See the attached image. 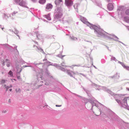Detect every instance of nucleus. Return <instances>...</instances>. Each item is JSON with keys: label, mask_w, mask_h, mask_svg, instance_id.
<instances>
[{"label": "nucleus", "mask_w": 129, "mask_h": 129, "mask_svg": "<svg viewBox=\"0 0 129 129\" xmlns=\"http://www.w3.org/2000/svg\"><path fill=\"white\" fill-rule=\"evenodd\" d=\"M128 98V97H125L121 101V107L129 110V107L127 103V100Z\"/></svg>", "instance_id": "1"}, {"label": "nucleus", "mask_w": 129, "mask_h": 129, "mask_svg": "<svg viewBox=\"0 0 129 129\" xmlns=\"http://www.w3.org/2000/svg\"><path fill=\"white\" fill-rule=\"evenodd\" d=\"M103 89L105 91H107L108 93L111 95H113V92L110 90L109 89L105 87L104 86H101Z\"/></svg>", "instance_id": "2"}, {"label": "nucleus", "mask_w": 129, "mask_h": 129, "mask_svg": "<svg viewBox=\"0 0 129 129\" xmlns=\"http://www.w3.org/2000/svg\"><path fill=\"white\" fill-rule=\"evenodd\" d=\"M65 3L67 6H70L73 4V2L71 0H65Z\"/></svg>", "instance_id": "3"}, {"label": "nucleus", "mask_w": 129, "mask_h": 129, "mask_svg": "<svg viewBox=\"0 0 129 129\" xmlns=\"http://www.w3.org/2000/svg\"><path fill=\"white\" fill-rule=\"evenodd\" d=\"M108 9L110 10H112L113 8V6L112 3H109L107 6Z\"/></svg>", "instance_id": "4"}, {"label": "nucleus", "mask_w": 129, "mask_h": 129, "mask_svg": "<svg viewBox=\"0 0 129 129\" xmlns=\"http://www.w3.org/2000/svg\"><path fill=\"white\" fill-rule=\"evenodd\" d=\"M52 5L50 4H48L47 5L46 8L47 10L51 9L52 8Z\"/></svg>", "instance_id": "5"}, {"label": "nucleus", "mask_w": 129, "mask_h": 129, "mask_svg": "<svg viewBox=\"0 0 129 129\" xmlns=\"http://www.w3.org/2000/svg\"><path fill=\"white\" fill-rule=\"evenodd\" d=\"M93 100V99H92V100H90L89 101V102L91 103L92 105V107L91 109V110L92 109L93 107L94 106V105H96V104L94 103Z\"/></svg>", "instance_id": "6"}, {"label": "nucleus", "mask_w": 129, "mask_h": 129, "mask_svg": "<svg viewBox=\"0 0 129 129\" xmlns=\"http://www.w3.org/2000/svg\"><path fill=\"white\" fill-rule=\"evenodd\" d=\"M19 5L20 6L25 7V2L23 0H22L20 1L19 3Z\"/></svg>", "instance_id": "7"}, {"label": "nucleus", "mask_w": 129, "mask_h": 129, "mask_svg": "<svg viewBox=\"0 0 129 129\" xmlns=\"http://www.w3.org/2000/svg\"><path fill=\"white\" fill-rule=\"evenodd\" d=\"M62 2V0H55V3L56 5H59Z\"/></svg>", "instance_id": "8"}, {"label": "nucleus", "mask_w": 129, "mask_h": 129, "mask_svg": "<svg viewBox=\"0 0 129 129\" xmlns=\"http://www.w3.org/2000/svg\"><path fill=\"white\" fill-rule=\"evenodd\" d=\"M81 20L82 22L85 24H86L87 22L85 18L83 17H81Z\"/></svg>", "instance_id": "9"}, {"label": "nucleus", "mask_w": 129, "mask_h": 129, "mask_svg": "<svg viewBox=\"0 0 129 129\" xmlns=\"http://www.w3.org/2000/svg\"><path fill=\"white\" fill-rule=\"evenodd\" d=\"M113 95H111L112 96H113L114 97V98L115 99H116V98H118V97L120 96L119 95H121V94H118H118H115V93L113 92Z\"/></svg>", "instance_id": "10"}, {"label": "nucleus", "mask_w": 129, "mask_h": 129, "mask_svg": "<svg viewBox=\"0 0 129 129\" xmlns=\"http://www.w3.org/2000/svg\"><path fill=\"white\" fill-rule=\"evenodd\" d=\"M83 100V102H84L85 104H86L88 103V102H89V100H89L85 98H84Z\"/></svg>", "instance_id": "11"}, {"label": "nucleus", "mask_w": 129, "mask_h": 129, "mask_svg": "<svg viewBox=\"0 0 129 129\" xmlns=\"http://www.w3.org/2000/svg\"><path fill=\"white\" fill-rule=\"evenodd\" d=\"M115 100L117 102V103L120 105L121 107H121V101L118 99H115Z\"/></svg>", "instance_id": "12"}, {"label": "nucleus", "mask_w": 129, "mask_h": 129, "mask_svg": "<svg viewBox=\"0 0 129 129\" xmlns=\"http://www.w3.org/2000/svg\"><path fill=\"white\" fill-rule=\"evenodd\" d=\"M46 2L45 0H39V3L41 4H43Z\"/></svg>", "instance_id": "13"}, {"label": "nucleus", "mask_w": 129, "mask_h": 129, "mask_svg": "<svg viewBox=\"0 0 129 129\" xmlns=\"http://www.w3.org/2000/svg\"><path fill=\"white\" fill-rule=\"evenodd\" d=\"M8 74L10 77H12L13 76V72L11 71H10Z\"/></svg>", "instance_id": "14"}, {"label": "nucleus", "mask_w": 129, "mask_h": 129, "mask_svg": "<svg viewBox=\"0 0 129 129\" xmlns=\"http://www.w3.org/2000/svg\"><path fill=\"white\" fill-rule=\"evenodd\" d=\"M46 17L47 18V19L49 20H51V18L49 17V15H45Z\"/></svg>", "instance_id": "15"}, {"label": "nucleus", "mask_w": 129, "mask_h": 129, "mask_svg": "<svg viewBox=\"0 0 129 129\" xmlns=\"http://www.w3.org/2000/svg\"><path fill=\"white\" fill-rule=\"evenodd\" d=\"M4 87L6 89V91H7L8 89L9 88V86L7 85H4Z\"/></svg>", "instance_id": "16"}, {"label": "nucleus", "mask_w": 129, "mask_h": 129, "mask_svg": "<svg viewBox=\"0 0 129 129\" xmlns=\"http://www.w3.org/2000/svg\"><path fill=\"white\" fill-rule=\"evenodd\" d=\"M45 82V84L46 85H49L50 83L49 81H44Z\"/></svg>", "instance_id": "17"}, {"label": "nucleus", "mask_w": 129, "mask_h": 129, "mask_svg": "<svg viewBox=\"0 0 129 129\" xmlns=\"http://www.w3.org/2000/svg\"><path fill=\"white\" fill-rule=\"evenodd\" d=\"M15 91L16 92H20L21 91V90L19 88L16 89H15Z\"/></svg>", "instance_id": "18"}, {"label": "nucleus", "mask_w": 129, "mask_h": 129, "mask_svg": "<svg viewBox=\"0 0 129 129\" xmlns=\"http://www.w3.org/2000/svg\"><path fill=\"white\" fill-rule=\"evenodd\" d=\"M25 124L23 123L22 124H19V126H22L23 127H25L24 125Z\"/></svg>", "instance_id": "19"}, {"label": "nucleus", "mask_w": 129, "mask_h": 129, "mask_svg": "<svg viewBox=\"0 0 129 129\" xmlns=\"http://www.w3.org/2000/svg\"><path fill=\"white\" fill-rule=\"evenodd\" d=\"M125 13L126 14L129 15V9L125 11Z\"/></svg>", "instance_id": "20"}, {"label": "nucleus", "mask_w": 129, "mask_h": 129, "mask_svg": "<svg viewBox=\"0 0 129 129\" xmlns=\"http://www.w3.org/2000/svg\"><path fill=\"white\" fill-rule=\"evenodd\" d=\"M71 92V93H72L73 94H74L75 96H78V97H81V96H80L76 94V93H73L72 92Z\"/></svg>", "instance_id": "21"}, {"label": "nucleus", "mask_w": 129, "mask_h": 129, "mask_svg": "<svg viewBox=\"0 0 129 129\" xmlns=\"http://www.w3.org/2000/svg\"><path fill=\"white\" fill-rule=\"evenodd\" d=\"M15 1L16 3H19L20 1V0H15Z\"/></svg>", "instance_id": "22"}, {"label": "nucleus", "mask_w": 129, "mask_h": 129, "mask_svg": "<svg viewBox=\"0 0 129 129\" xmlns=\"http://www.w3.org/2000/svg\"><path fill=\"white\" fill-rule=\"evenodd\" d=\"M127 70H129V67L128 66H125L124 67Z\"/></svg>", "instance_id": "23"}, {"label": "nucleus", "mask_w": 129, "mask_h": 129, "mask_svg": "<svg viewBox=\"0 0 129 129\" xmlns=\"http://www.w3.org/2000/svg\"><path fill=\"white\" fill-rule=\"evenodd\" d=\"M92 86H96L97 87L99 86V85H97L95 84H93L92 85Z\"/></svg>", "instance_id": "24"}, {"label": "nucleus", "mask_w": 129, "mask_h": 129, "mask_svg": "<svg viewBox=\"0 0 129 129\" xmlns=\"http://www.w3.org/2000/svg\"><path fill=\"white\" fill-rule=\"evenodd\" d=\"M7 112V111L6 110H3L2 111V113H6Z\"/></svg>", "instance_id": "25"}, {"label": "nucleus", "mask_w": 129, "mask_h": 129, "mask_svg": "<svg viewBox=\"0 0 129 129\" xmlns=\"http://www.w3.org/2000/svg\"><path fill=\"white\" fill-rule=\"evenodd\" d=\"M1 82H2L0 83V84H2V83H5V81H1Z\"/></svg>", "instance_id": "26"}, {"label": "nucleus", "mask_w": 129, "mask_h": 129, "mask_svg": "<svg viewBox=\"0 0 129 129\" xmlns=\"http://www.w3.org/2000/svg\"><path fill=\"white\" fill-rule=\"evenodd\" d=\"M55 106L56 107H60L61 106V105H56Z\"/></svg>", "instance_id": "27"}, {"label": "nucleus", "mask_w": 129, "mask_h": 129, "mask_svg": "<svg viewBox=\"0 0 129 129\" xmlns=\"http://www.w3.org/2000/svg\"><path fill=\"white\" fill-rule=\"evenodd\" d=\"M98 108H99V111H100V114H101V113H102L103 112L101 111V109H99L98 107Z\"/></svg>", "instance_id": "28"}, {"label": "nucleus", "mask_w": 129, "mask_h": 129, "mask_svg": "<svg viewBox=\"0 0 129 129\" xmlns=\"http://www.w3.org/2000/svg\"><path fill=\"white\" fill-rule=\"evenodd\" d=\"M83 89L87 93V90L85 89L83 87Z\"/></svg>", "instance_id": "29"}, {"label": "nucleus", "mask_w": 129, "mask_h": 129, "mask_svg": "<svg viewBox=\"0 0 129 129\" xmlns=\"http://www.w3.org/2000/svg\"><path fill=\"white\" fill-rule=\"evenodd\" d=\"M7 66L8 67H9V66H10V64L9 63H7Z\"/></svg>", "instance_id": "30"}, {"label": "nucleus", "mask_w": 129, "mask_h": 129, "mask_svg": "<svg viewBox=\"0 0 129 129\" xmlns=\"http://www.w3.org/2000/svg\"><path fill=\"white\" fill-rule=\"evenodd\" d=\"M105 0L108 2H110L111 1V0Z\"/></svg>", "instance_id": "31"}, {"label": "nucleus", "mask_w": 129, "mask_h": 129, "mask_svg": "<svg viewBox=\"0 0 129 129\" xmlns=\"http://www.w3.org/2000/svg\"><path fill=\"white\" fill-rule=\"evenodd\" d=\"M12 87V85H11L9 86V88Z\"/></svg>", "instance_id": "32"}, {"label": "nucleus", "mask_w": 129, "mask_h": 129, "mask_svg": "<svg viewBox=\"0 0 129 129\" xmlns=\"http://www.w3.org/2000/svg\"><path fill=\"white\" fill-rule=\"evenodd\" d=\"M99 103L100 104H101V105L102 106H103V107L104 106L102 104H101V103Z\"/></svg>", "instance_id": "33"}, {"label": "nucleus", "mask_w": 129, "mask_h": 129, "mask_svg": "<svg viewBox=\"0 0 129 129\" xmlns=\"http://www.w3.org/2000/svg\"><path fill=\"white\" fill-rule=\"evenodd\" d=\"M27 67V66H23V67L24 68H25V67Z\"/></svg>", "instance_id": "34"}, {"label": "nucleus", "mask_w": 129, "mask_h": 129, "mask_svg": "<svg viewBox=\"0 0 129 129\" xmlns=\"http://www.w3.org/2000/svg\"><path fill=\"white\" fill-rule=\"evenodd\" d=\"M16 13L15 12H14L13 13L12 15L14 14H15Z\"/></svg>", "instance_id": "35"}, {"label": "nucleus", "mask_w": 129, "mask_h": 129, "mask_svg": "<svg viewBox=\"0 0 129 129\" xmlns=\"http://www.w3.org/2000/svg\"><path fill=\"white\" fill-rule=\"evenodd\" d=\"M9 91H11L12 90V89H10L9 90Z\"/></svg>", "instance_id": "36"}, {"label": "nucleus", "mask_w": 129, "mask_h": 129, "mask_svg": "<svg viewBox=\"0 0 129 129\" xmlns=\"http://www.w3.org/2000/svg\"><path fill=\"white\" fill-rule=\"evenodd\" d=\"M94 106H96V107H98V105H97L96 104V105H94Z\"/></svg>", "instance_id": "37"}, {"label": "nucleus", "mask_w": 129, "mask_h": 129, "mask_svg": "<svg viewBox=\"0 0 129 129\" xmlns=\"http://www.w3.org/2000/svg\"><path fill=\"white\" fill-rule=\"evenodd\" d=\"M126 89H127L128 91H129V88H127Z\"/></svg>", "instance_id": "38"}, {"label": "nucleus", "mask_w": 129, "mask_h": 129, "mask_svg": "<svg viewBox=\"0 0 129 129\" xmlns=\"http://www.w3.org/2000/svg\"><path fill=\"white\" fill-rule=\"evenodd\" d=\"M32 1L34 2L36 0H31Z\"/></svg>", "instance_id": "39"}, {"label": "nucleus", "mask_w": 129, "mask_h": 129, "mask_svg": "<svg viewBox=\"0 0 129 129\" xmlns=\"http://www.w3.org/2000/svg\"><path fill=\"white\" fill-rule=\"evenodd\" d=\"M47 60V59H43V61H45V60Z\"/></svg>", "instance_id": "40"}, {"label": "nucleus", "mask_w": 129, "mask_h": 129, "mask_svg": "<svg viewBox=\"0 0 129 129\" xmlns=\"http://www.w3.org/2000/svg\"><path fill=\"white\" fill-rule=\"evenodd\" d=\"M76 66V65H73L72 66Z\"/></svg>", "instance_id": "41"}, {"label": "nucleus", "mask_w": 129, "mask_h": 129, "mask_svg": "<svg viewBox=\"0 0 129 129\" xmlns=\"http://www.w3.org/2000/svg\"><path fill=\"white\" fill-rule=\"evenodd\" d=\"M21 69H20V70L19 72H21Z\"/></svg>", "instance_id": "42"}, {"label": "nucleus", "mask_w": 129, "mask_h": 129, "mask_svg": "<svg viewBox=\"0 0 129 129\" xmlns=\"http://www.w3.org/2000/svg\"><path fill=\"white\" fill-rule=\"evenodd\" d=\"M20 78V76H19V77H18V79L19 78Z\"/></svg>", "instance_id": "43"}, {"label": "nucleus", "mask_w": 129, "mask_h": 129, "mask_svg": "<svg viewBox=\"0 0 129 129\" xmlns=\"http://www.w3.org/2000/svg\"><path fill=\"white\" fill-rule=\"evenodd\" d=\"M41 82L43 83V81H41Z\"/></svg>", "instance_id": "44"}, {"label": "nucleus", "mask_w": 129, "mask_h": 129, "mask_svg": "<svg viewBox=\"0 0 129 129\" xmlns=\"http://www.w3.org/2000/svg\"><path fill=\"white\" fill-rule=\"evenodd\" d=\"M3 28H2V30H3Z\"/></svg>", "instance_id": "45"}, {"label": "nucleus", "mask_w": 129, "mask_h": 129, "mask_svg": "<svg viewBox=\"0 0 129 129\" xmlns=\"http://www.w3.org/2000/svg\"><path fill=\"white\" fill-rule=\"evenodd\" d=\"M10 99H9V102H10Z\"/></svg>", "instance_id": "46"}, {"label": "nucleus", "mask_w": 129, "mask_h": 129, "mask_svg": "<svg viewBox=\"0 0 129 129\" xmlns=\"http://www.w3.org/2000/svg\"><path fill=\"white\" fill-rule=\"evenodd\" d=\"M6 60V61H7H7H8V60H7V59Z\"/></svg>", "instance_id": "47"}, {"label": "nucleus", "mask_w": 129, "mask_h": 129, "mask_svg": "<svg viewBox=\"0 0 129 129\" xmlns=\"http://www.w3.org/2000/svg\"><path fill=\"white\" fill-rule=\"evenodd\" d=\"M41 50H42L43 51V49H41Z\"/></svg>", "instance_id": "48"}]
</instances>
